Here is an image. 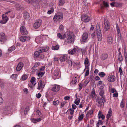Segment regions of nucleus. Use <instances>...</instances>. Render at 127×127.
<instances>
[{"label": "nucleus", "mask_w": 127, "mask_h": 127, "mask_svg": "<svg viewBox=\"0 0 127 127\" xmlns=\"http://www.w3.org/2000/svg\"><path fill=\"white\" fill-rule=\"evenodd\" d=\"M65 39L64 42V45L74 42V36L73 33L71 32L67 31L64 34Z\"/></svg>", "instance_id": "1"}, {"label": "nucleus", "mask_w": 127, "mask_h": 127, "mask_svg": "<svg viewBox=\"0 0 127 127\" xmlns=\"http://www.w3.org/2000/svg\"><path fill=\"white\" fill-rule=\"evenodd\" d=\"M63 13L59 12L55 14L54 16L53 20L54 22L56 23L60 19H63Z\"/></svg>", "instance_id": "2"}, {"label": "nucleus", "mask_w": 127, "mask_h": 127, "mask_svg": "<svg viewBox=\"0 0 127 127\" xmlns=\"http://www.w3.org/2000/svg\"><path fill=\"white\" fill-rule=\"evenodd\" d=\"M71 80L70 83V86L72 87L74 86L77 82V76L76 74L72 75L71 76Z\"/></svg>", "instance_id": "3"}, {"label": "nucleus", "mask_w": 127, "mask_h": 127, "mask_svg": "<svg viewBox=\"0 0 127 127\" xmlns=\"http://www.w3.org/2000/svg\"><path fill=\"white\" fill-rule=\"evenodd\" d=\"M88 40V34L87 32L84 33L82 36L81 42L84 43L87 42Z\"/></svg>", "instance_id": "4"}, {"label": "nucleus", "mask_w": 127, "mask_h": 127, "mask_svg": "<svg viewBox=\"0 0 127 127\" xmlns=\"http://www.w3.org/2000/svg\"><path fill=\"white\" fill-rule=\"evenodd\" d=\"M81 18V21L85 23L89 22L90 20V18L86 15H82Z\"/></svg>", "instance_id": "5"}, {"label": "nucleus", "mask_w": 127, "mask_h": 127, "mask_svg": "<svg viewBox=\"0 0 127 127\" xmlns=\"http://www.w3.org/2000/svg\"><path fill=\"white\" fill-rule=\"evenodd\" d=\"M60 77V72L59 70H55L54 71L52 76V78L54 79H58Z\"/></svg>", "instance_id": "6"}, {"label": "nucleus", "mask_w": 127, "mask_h": 127, "mask_svg": "<svg viewBox=\"0 0 127 127\" xmlns=\"http://www.w3.org/2000/svg\"><path fill=\"white\" fill-rule=\"evenodd\" d=\"M8 13V12H6L5 14L2 15V19L0 21V23L2 24L6 23L8 20V17L6 14Z\"/></svg>", "instance_id": "7"}, {"label": "nucleus", "mask_w": 127, "mask_h": 127, "mask_svg": "<svg viewBox=\"0 0 127 127\" xmlns=\"http://www.w3.org/2000/svg\"><path fill=\"white\" fill-rule=\"evenodd\" d=\"M60 89V86L58 85L55 84L52 85L51 87V90L54 92H58Z\"/></svg>", "instance_id": "8"}, {"label": "nucleus", "mask_w": 127, "mask_h": 127, "mask_svg": "<svg viewBox=\"0 0 127 127\" xmlns=\"http://www.w3.org/2000/svg\"><path fill=\"white\" fill-rule=\"evenodd\" d=\"M97 101L98 103V105L100 107L103 106L104 103L105 102V99L102 98H98Z\"/></svg>", "instance_id": "9"}, {"label": "nucleus", "mask_w": 127, "mask_h": 127, "mask_svg": "<svg viewBox=\"0 0 127 127\" xmlns=\"http://www.w3.org/2000/svg\"><path fill=\"white\" fill-rule=\"evenodd\" d=\"M105 30L106 31H108L110 28V24L108 20L105 18H104Z\"/></svg>", "instance_id": "10"}, {"label": "nucleus", "mask_w": 127, "mask_h": 127, "mask_svg": "<svg viewBox=\"0 0 127 127\" xmlns=\"http://www.w3.org/2000/svg\"><path fill=\"white\" fill-rule=\"evenodd\" d=\"M42 21L41 20L38 19L36 20L34 24L33 27L35 29H37L41 26Z\"/></svg>", "instance_id": "11"}, {"label": "nucleus", "mask_w": 127, "mask_h": 127, "mask_svg": "<svg viewBox=\"0 0 127 127\" xmlns=\"http://www.w3.org/2000/svg\"><path fill=\"white\" fill-rule=\"evenodd\" d=\"M43 115L41 114L39 116V118L37 119L31 118V121L33 123H36L41 121L43 119Z\"/></svg>", "instance_id": "12"}, {"label": "nucleus", "mask_w": 127, "mask_h": 127, "mask_svg": "<svg viewBox=\"0 0 127 127\" xmlns=\"http://www.w3.org/2000/svg\"><path fill=\"white\" fill-rule=\"evenodd\" d=\"M30 37L28 36H22L20 38V40L22 42H25L30 40Z\"/></svg>", "instance_id": "13"}, {"label": "nucleus", "mask_w": 127, "mask_h": 127, "mask_svg": "<svg viewBox=\"0 0 127 127\" xmlns=\"http://www.w3.org/2000/svg\"><path fill=\"white\" fill-rule=\"evenodd\" d=\"M20 32L21 34L23 35H26L28 33V31L25 27L23 26L20 27Z\"/></svg>", "instance_id": "14"}, {"label": "nucleus", "mask_w": 127, "mask_h": 127, "mask_svg": "<svg viewBox=\"0 0 127 127\" xmlns=\"http://www.w3.org/2000/svg\"><path fill=\"white\" fill-rule=\"evenodd\" d=\"M96 34L97 35V37L98 39V40L99 41H100L102 39V35L101 33V31L100 29L97 30Z\"/></svg>", "instance_id": "15"}, {"label": "nucleus", "mask_w": 127, "mask_h": 127, "mask_svg": "<svg viewBox=\"0 0 127 127\" xmlns=\"http://www.w3.org/2000/svg\"><path fill=\"white\" fill-rule=\"evenodd\" d=\"M107 80L109 82H113L115 81L116 77L113 75H110L108 76L107 78Z\"/></svg>", "instance_id": "16"}, {"label": "nucleus", "mask_w": 127, "mask_h": 127, "mask_svg": "<svg viewBox=\"0 0 127 127\" xmlns=\"http://www.w3.org/2000/svg\"><path fill=\"white\" fill-rule=\"evenodd\" d=\"M6 40V38L5 34L3 32L0 33V41L1 42H4Z\"/></svg>", "instance_id": "17"}, {"label": "nucleus", "mask_w": 127, "mask_h": 127, "mask_svg": "<svg viewBox=\"0 0 127 127\" xmlns=\"http://www.w3.org/2000/svg\"><path fill=\"white\" fill-rule=\"evenodd\" d=\"M96 95L95 93V91L93 90L91 92L89 95V97L90 98L95 99L96 98Z\"/></svg>", "instance_id": "18"}, {"label": "nucleus", "mask_w": 127, "mask_h": 127, "mask_svg": "<svg viewBox=\"0 0 127 127\" xmlns=\"http://www.w3.org/2000/svg\"><path fill=\"white\" fill-rule=\"evenodd\" d=\"M94 111L93 109H91L86 114L87 118H91L93 116Z\"/></svg>", "instance_id": "19"}, {"label": "nucleus", "mask_w": 127, "mask_h": 127, "mask_svg": "<svg viewBox=\"0 0 127 127\" xmlns=\"http://www.w3.org/2000/svg\"><path fill=\"white\" fill-rule=\"evenodd\" d=\"M78 51V47H76L74 48L72 50H69L68 51V53L70 55H73L76 52V51Z\"/></svg>", "instance_id": "20"}, {"label": "nucleus", "mask_w": 127, "mask_h": 127, "mask_svg": "<svg viewBox=\"0 0 127 127\" xmlns=\"http://www.w3.org/2000/svg\"><path fill=\"white\" fill-rule=\"evenodd\" d=\"M35 80H36L34 77H33L32 78L30 82L32 84V85H30V84H29V86L30 88H32L33 86H34L36 84Z\"/></svg>", "instance_id": "21"}, {"label": "nucleus", "mask_w": 127, "mask_h": 127, "mask_svg": "<svg viewBox=\"0 0 127 127\" xmlns=\"http://www.w3.org/2000/svg\"><path fill=\"white\" fill-rule=\"evenodd\" d=\"M44 86L43 84L42 81H39L38 83L37 89L39 90H41L43 89Z\"/></svg>", "instance_id": "22"}, {"label": "nucleus", "mask_w": 127, "mask_h": 127, "mask_svg": "<svg viewBox=\"0 0 127 127\" xmlns=\"http://www.w3.org/2000/svg\"><path fill=\"white\" fill-rule=\"evenodd\" d=\"M23 66V64L22 62H20L18 64L16 69L17 71H20Z\"/></svg>", "instance_id": "23"}, {"label": "nucleus", "mask_w": 127, "mask_h": 127, "mask_svg": "<svg viewBox=\"0 0 127 127\" xmlns=\"http://www.w3.org/2000/svg\"><path fill=\"white\" fill-rule=\"evenodd\" d=\"M67 55L64 54L60 58V61L63 62L65 61L67 58Z\"/></svg>", "instance_id": "24"}, {"label": "nucleus", "mask_w": 127, "mask_h": 127, "mask_svg": "<svg viewBox=\"0 0 127 127\" xmlns=\"http://www.w3.org/2000/svg\"><path fill=\"white\" fill-rule=\"evenodd\" d=\"M35 41L38 44L41 43L42 42V38L40 36H37L35 38Z\"/></svg>", "instance_id": "25"}, {"label": "nucleus", "mask_w": 127, "mask_h": 127, "mask_svg": "<svg viewBox=\"0 0 127 127\" xmlns=\"http://www.w3.org/2000/svg\"><path fill=\"white\" fill-rule=\"evenodd\" d=\"M112 115V111L111 108L109 109L108 113L107 114L106 117L107 119L108 120L111 117Z\"/></svg>", "instance_id": "26"}, {"label": "nucleus", "mask_w": 127, "mask_h": 127, "mask_svg": "<svg viewBox=\"0 0 127 127\" xmlns=\"http://www.w3.org/2000/svg\"><path fill=\"white\" fill-rule=\"evenodd\" d=\"M49 48V47L48 46H46L40 49L39 51L40 53L48 51Z\"/></svg>", "instance_id": "27"}, {"label": "nucleus", "mask_w": 127, "mask_h": 127, "mask_svg": "<svg viewBox=\"0 0 127 127\" xmlns=\"http://www.w3.org/2000/svg\"><path fill=\"white\" fill-rule=\"evenodd\" d=\"M98 118L101 119L102 120H103L105 118V116L102 114L101 111H99L98 114Z\"/></svg>", "instance_id": "28"}, {"label": "nucleus", "mask_w": 127, "mask_h": 127, "mask_svg": "<svg viewBox=\"0 0 127 127\" xmlns=\"http://www.w3.org/2000/svg\"><path fill=\"white\" fill-rule=\"evenodd\" d=\"M56 45L55 46L53 45L52 47V49L53 50H58L59 49V46L57 44V43L56 42H54Z\"/></svg>", "instance_id": "29"}, {"label": "nucleus", "mask_w": 127, "mask_h": 127, "mask_svg": "<svg viewBox=\"0 0 127 127\" xmlns=\"http://www.w3.org/2000/svg\"><path fill=\"white\" fill-rule=\"evenodd\" d=\"M15 6L17 9L18 10H22L23 9L22 5L20 4L16 3L15 4Z\"/></svg>", "instance_id": "30"}, {"label": "nucleus", "mask_w": 127, "mask_h": 127, "mask_svg": "<svg viewBox=\"0 0 127 127\" xmlns=\"http://www.w3.org/2000/svg\"><path fill=\"white\" fill-rule=\"evenodd\" d=\"M85 69H87V70L85 74V76H88L89 74V66H86V65L85 66Z\"/></svg>", "instance_id": "31"}, {"label": "nucleus", "mask_w": 127, "mask_h": 127, "mask_svg": "<svg viewBox=\"0 0 127 127\" xmlns=\"http://www.w3.org/2000/svg\"><path fill=\"white\" fill-rule=\"evenodd\" d=\"M108 57V55L106 54H102L101 57V58L102 60H104L106 59Z\"/></svg>", "instance_id": "32"}, {"label": "nucleus", "mask_w": 127, "mask_h": 127, "mask_svg": "<svg viewBox=\"0 0 127 127\" xmlns=\"http://www.w3.org/2000/svg\"><path fill=\"white\" fill-rule=\"evenodd\" d=\"M113 38L111 37H108L107 38V42L110 44L112 43L113 41Z\"/></svg>", "instance_id": "33"}, {"label": "nucleus", "mask_w": 127, "mask_h": 127, "mask_svg": "<svg viewBox=\"0 0 127 127\" xmlns=\"http://www.w3.org/2000/svg\"><path fill=\"white\" fill-rule=\"evenodd\" d=\"M109 91L110 95H111L112 93L113 94L117 91L115 88H111L109 89Z\"/></svg>", "instance_id": "34"}, {"label": "nucleus", "mask_w": 127, "mask_h": 127, "mask_svg": "<svg viewBox=\"0 0 127 127\" xmlns=\"http://www.w3.org/2000/svg\"><path fill=\"white\" fill-rule=\"evenodd\" d=\"M57 37L61 39H64L65 38V35H62L60 33H58L57 34Z\"/></svg>", "instance_id": "35"}, {"label": "nucleus", "mask_w": 127, "mask_h": 127, "mask_svg": "<svg viewBox=\"0 0 127 127\" xmlns=\"http://www.w3.org/2000/svg\"><path fill=\"white\" fill-rule=\"evenodd\" d=\"M118 57V60L119 61H121L123 60V58L121 52L119 53Z\"/></svg>", "instance_id": "36"}, {"label": "nucleus", "mask_w": 127, "mask_h": 127, "mask_svg": "<svg viewBox=\"0 0 127 127\" xmlns=\"http://www.w3.org/2000/svg\"><path fill=\"white\" fill-rule=\"evenodd\" d=\"M99 94L101 96V98H105L104 92L103 90L100 91Z\"/></svg>", "instance_id": "37"}, {"label": "nucleus", "mask_w": 127, "mask_h": 127, "mask_svg": "<svg viewBox=\"0 0 127 127\" xmlns=\"http://www.w3.org/2000/svg\"><path fill=\"white\" fill-rule=\"evenodd\" d=\"M23 17L24 19H28L30 18V16L29 15V13H25L24 16Z\"/></svg>", "instance_id": "38"}, {"label": "nucleus", "mask_w": 127, "mask_h": 127, "mask_svg": "<svg viewBox=\"0 0 127 127\" xmlns=\"http://www.w3.org/2000/svg\"><path fill=\"white\" fill-rule=\"evenodd\" d=\"M78 51L79 52H81L83 53H84L86 51V49L84 48H80L78 47Z\"/></svg>", "instance_id": "39"}, {"label": "nucleus", "mask_w": 127, "mask_h": 127, "mask_svg": "<svg viewBox=\"0 0 127 127\" xmlns=\"http://www.w3.org/2000/svg\"><path fill=\"white\" fill-rule=\"evenodd\" d=\"M80 98H77L75 100L74 103L77 105H78L80 102Z\"/></svg>", "instance_id": "40"}, {"label": "nucleus", "mask_w": 127, "mask_h": 127, "mask_svg": "<svg viewBox=\"0 0 127 127\" xmlns=\"http://www.w3.org/2000/svg\"><path fill=\"white\" fill-rule=\"evenodd\" d=\"M28 76L27 75L24 74L21 77V79L23 81L26 80Z\"/></svg>", "instance_id": "41"}, {"label": "nucleus", "mask_w": 127, "mask_h": 127, "mask_svg": "<svg viewBox=\"0 0 127 127\" xmlns=\"http://www.w3.org/2000/svg\"><path fill=\"white\" fill-rule=\"evenodd\" d=\"M15 49V47L14 46H12L8 49V53L11 52L12 51L14 50Z\"/></svg>", "instance_id": "42"}, {"label": "nucleus", "mask_w": 127, "mask_h": 127, "mask_svg": "<svg viewBox=\"0 0 127 127\" xmlns=\"http://www.w3.org/2000/svg\"><path fill=\"white\" fill-rule=\"evenodd\" d=\"M103 122L102 120H99L98 122L96 124L97 127H100L99 126L100 125H101L102 124Z\"/></svg>", "instance_id": "43"}, {"label": "nucleus", "mask_w": 127, "mask_h": 127, "mask_svg": "<svg viewBox=\"0 0 127 127\" xmlns=\"http://www.w3.org/2000/svg\"><path fill=\"white\" fill-rule=\"evenodd\" d=\"M105 75V74L103 72H100L98 74V75L101 78L103 77Z\"/></svg>", "instance_id": "44"}, {"label": "nucleus", "mask_w": 127, "mask_h": 127, "mask_svg": "<svg viewBox=\"0 0 127 127\" xmlns=\"http://www.w3.org/2000/svg\"><path fill=\"white\" fill-rule=\"evenodd\" d=\"M84 117V114H82L79 116L78 118V120L79 121H81L83 119Z\"/></svg>", "instance_id": "45"}, {"label": "nucleus", "mask_w": 127, "mask_h": 127, "mask_svg": "<svg viewBox=\"0 0 127 127\" xmlns=\"http://www.w3.org/2000/svg\"><path fill=\"white\" fill-rule=\"evenodd\" d=\"M17 77V74H13L11 76V78L14 79H16Z\"/></svg>", "instance_id": "46"}, {"label": "nucleus", "mask_w": 127, "mask_h": 127, "mask_svg": "<svg viewBox=\"0 0 127 127\" xmlns=\"http://www.w3.org/2000/svg\"><path fill=\"white\" fill-rule=\"evenodd\" d=\"M79 85V90H81L82 87L84 86L83 85V83L82 82L81 83H80L78 84Z\"/></svg>", "instance_id": "47"}, {"label": "nucleus", "mask_w": 127, "mask_h": 127, "mask_svg": "<svg viewBox=\"0 0 127 127\" xmlns=\"http://www.w3.org/2000/svg\"><path fill=\"white\" fill-rule=\"evenodd\" d=\"M54 11V8L52 7L51 8L50 10H49L47 12V14H51L52 13H53Z\"/></svg>", "instance_id": "48"}, {"label": "nucleus", "mask_w": 127, "mask_h": 127, "mask_svg": "<svg viewBox=\"0 0 127 127\" xmlns=\"http://www.w3.org/2000/svg\"><path fill=\"white\" fill-rule=\"evenodd\" d=\"M65 0H60L59 1V4L60 5H63L65 3Z\"/></svg>", "instance_id": "49"}, {"label": "nucleus", "mask_w": 127, "mask_h": 127, "mask_svg": "<svg viewBox=\"0 0 127 127\" xmlns=\"http://www.w3.org/2000/svg\"><path fill=\"white\" fill-rule=\"evenodd\" d=\"M103 3L104 6L105 7H107L109 6L108 3L106 1H103Z\"/></svg>", "instance_id": "50"}, {"label": "nucleus", "mask_w": 127, "mask_h": 127, "mask_svg": "<svg viewBox=\"0 0 127 127\" xmlns=\"http://www.w3.org/2000/svg\"><path fill=\"white\" fill-rule=\"evenodd\" d=\"M45 73V72H39L38 73L37 75L38 77H42L43 75Z\"/></svg>", "instance_id": "51"}, {"label": "nucleus", "mask_w": 127, "mask_h": 127, "mask_svg": "<svg viewBox=\"0 0 127 127\" xmlns=\"http://www.w3.org/2000/svg\"><path fill=\"white\" fill-rule=\"evenodd\" d=\"M40 55V52L36 51L34 53V56L36 57H38Z\"/></svg>", "instance_id": "52"}, {"label": "nucleus", "mask_w": 127, "mask_h": 127, "mask_svg": "<svg viewBox=\"0 0 127 127\" xmlns=\"http://www.w3.org/2000/svg\"><path fill=\"white\" fill-rule=\"evenodd\" d=\"M59 103V101L58 100H57L55 101H53V104L55 106H57L58 105Z\"/></svg>", "instance_id": "53"}, {"label": "nucleus", "mask_w": 127, "mask_h": 127, "mask_svg": "<svg viewBox=\"0 0 127 127\" xmlns=\"http://www.w3.org/2000/svg\"><path fill=\"white\" fill-rule=\"evenodd\" d=\"M30 110L29 107V106H27L25 108L24 111V113L25 114H27V112L29 111Z\"/></svg>", "instance_id": "54"}, {"label": "nucleus", "mask_w": 127, "mask_h": 127, "mask_svg": "<svg viewBox=\"0 0 127 127\" xmlns=\"http://www.w3.org/2000/svg\"><path fill=\"white\" fill-rule=\"evenodd\" d=\"M118 94L117 91L114 93L113 94V96L114 97H118Z\"/></svg>", "instance_id": "55"}, {"label": "nucleus", "mask_w": 127, "mask_h": 127, "mask_svg": "<svg viewBox=\"0 0 127 127\" xmlns=\"http://www.w3.org/2000/svg\"><path fill=\"white\" fill-rule=\"evenodd\" d=\"M89 82L88 80H85L83 83V85L84 86H86L89 83Z\"/></svg>", "instance_id": "56"}, {"label": "nucleus", "mask_w": 127, "mask_h": 127, "mask_svg": "<svg viewBox=\"0 0 127 127\" xmlns=\"http://www.w3.org/2000/svg\"><path fill=\"white\" fill-rule=\"evenodd\" d=\"M116 29L117 33L120 32L119 27L117 23L116 24Z\"/></svg>", "instance_id": "57"}, {"label": "nucleus", "mask_w": 127, "mask_h": 127, "mask_svg": "<svg viewBox=\"0 0 127 127\" xmlns=\"http://www.w3.org/2000/svg\"><path fill=\"white\" fill-rule=\"evenodd\" d=\"M45 68V66H43L39 70V71L40 72H43L44 71Z\"/></svg>", "instance_id": "58"}, {"label": "nucleus", "mask_w": 127, "mask_h": 127, "mask_svg": "<svg viewBox=\"0 0 127 127\" xmlns=\"http://www.w3.org/2000/svg\"><path fill=\"white\" fill-rule=\"evenodd\" d=\"M89 64L88 59L87 58H86L85 60L84 64Z\"/></svg>", "instance_id": "59"}, {"label": "nucleus", "mask_w": 127, "mask_h": 127, "mask_svg": "<svg viewBox=\"0 0 127 127\" xmlns=\"http://www.w3.org/2000/svg\"><path fill=\"white\" fill-rule=\"evenodd\" d=\"M119 71L120 75H122L123 74V72L121 68L120 67L119 68Z\"/></svg>", "instance_id": "60"}, {"label": "nucleus", "mask_w": 127, "mask_h": 127, "mask_svg": "<svg viewBox=\"0 0 127 127\" xmlns=\"http://www.w3.org/2000/svg\"><path fill=\"white\" fill-rule=\"evenodd\" d=\"M125 106V103L123 101H122L120 103V106L122 108H123Z\"/></svg>", "instance_id": "61"}, {"label": "nucleus", "mask_w": 127, "mask_h": 127, "mask_svg": "<svg viewBox=\"0 0 127 127\" xmlns=\"http://www.w3.org/2000/svg\"><path fill=\"white\" fill-rule=\"evenodd\" d=\"M69 111L71 115H73L74 113V110L73 109H70L69 110Z\"/></svg>", "instance_id": "62"}, {"label": "nucleus", "mask_w": 127, "mask_h": 127, "mask_svg": "<svg viewBox=\"0 0 127 127\" xmlns=\"http://www.w3.org/2000/svg\"><path fill=\"white\" fill-rule=\"evenodd\" d=\"M40 64V62H38L36 63L34 65V67H37Z\"/></svg>", "instance_id": "63"}, {"label": "nucleus", "mask_w": 127, "mask_h": 127, "mask_svg": "<svg viewBox=\"0 0 127 127\" xmlns=\"http://www.w3.org/2000/svg\"><path fill=\"white\" fill-rule=\"evenodd\" d=\"M65 102H62L61 103V105L60 106V107L62 108L63 107L65 104Z\"/></svg>", "instance_id": "64"}]
</instances>
